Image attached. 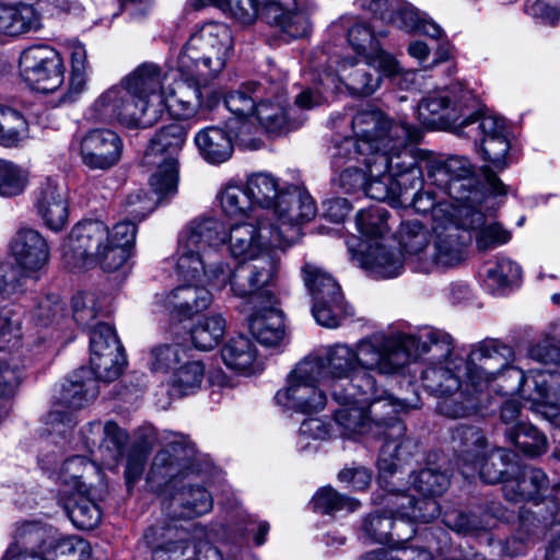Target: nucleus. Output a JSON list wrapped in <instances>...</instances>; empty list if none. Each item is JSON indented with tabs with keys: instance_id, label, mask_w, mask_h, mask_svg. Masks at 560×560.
Returning a JSON list of instances; mask_svg holds the SVG:
<instances>
[{
	"instance_id": "nucleus-50",
	"label": "nucleus",
	"mask_w": 560,
	"mask_h": 560,
	"mask_svg": "<svg viewBox=\"0 0 560 560\" xmlns=\"http://www.w3.org/2000/svg\"><path fill=\"white\" fill-rule=\"evenodd\" d=\"M399 244L408 259L423 271L424 254H430L429 232L419 221H406L399 228Z\"/></svg>"
},
{
	"instance_id": "nucleus-9",
	"label": "nucleus",
	"mask_w": 560,
	"mask_h": 560,
	"mask_svg": "<svg viewBox=\"0 0 560 560\" xmlns=\"http://www.w3.org/2000/svg\"><path fill=\"white\" fill-rule=\"evenodd\" d=\"M233 50L231 28L224 23H206L182 47L177 72L197 81H212L223 71Z\"/></svg>"
},
{
	"instance_id": "nucleus-47",
	"label": "nucleus",
	"mask_w": 560,
	"mask_h": 560,
	"mask_svg": "<svg viewBox=\"0 0 560 560\" xmlns=\"http://www.w3.org/2000/svg\"><path fill=\"white\" fill-rule=\"evenodd\" d=\"M362 397H366V395H359L357 399L347 404H338L340 407L335 411L334 419L343 438L372 432Z\"/></svg>"
},
{
	"instance_id": "nucleus-60",
	"label": "nucleus",
	"mask_w": 560,
	"mask_h": 560,
	"mask_svg": "<svg viewBox=\"0 0 560 560\" xmlns=\"http://www.w3.org/2000/svg\"><path fill=\"white\" fill-rule=\"evenodd\" d=\"M314 509L323 514L337 512H354L360 502L353 498L337 492L330 486L320 488L313 497Z\"/></svg>"
},
{
	"instance_id": "nucleus-55",
	"label": "nucleus",
	"mask_w": 560,
	"mask_h": 560,
	"mask_svg": "<svg viewBox=\"0 0 560 560\" xmlns=\"http://www.w3.org/2000/svg\"><path fill=\"white\" fill-rule=\"evenodd\" d=\"M506 440L529 456H539L547 451V438L530 423H520L504 431Z\"/></svg>"
},
{
	"instance_id": "nucleus-16",
	"label": "nucleus",
	"mask_w": 560,
	"mask_h": 560,
	"mask_svg": "<svg viewBox=\"0 0 560 560\" xmlns=\"http://www.w3.org/2000/svg\"><path fill=\"white\" fill-rule=\"evenodd\" d=\"M410 136L404 138L401 145L398 139L393 140L387 148H382L371 158L364 159V165L373 176L388 173L395 179L406 182L410 188L422 187V171L418 165V159L408 148V142H417L421 138V130L415 126H408Z\"/></svg>"
},
{
	"instance_id": "nucleus-39",
	"label": "nucleus",
	"mask_w": 560,
	"mask_h": 560,
	"mask_svg": "<svg viewBox=\"0 0 560 560\" xmlns=\"http://www.w3.org/2000/svg\"><path fill=\"white\" fill-rule=\"evenodd\" d=\"M355 4L399 30H410L415 26L413 5L405 0H355Z\"/></svg>"
},
{
	"instance_id": "nucleus-29",
	"label": "nucleus",
	"mask_w": 560,
	"mask_h": 560,
	"mask_svg": "<svg viewBox=\"0 0 560 560\" xmlns=\"http://www.w3.org/2000/svg\"><path fill=\"white\" fill-rule=\"evenodd\" d=\"M177 272L179 271L177 270ZM178 275L184 280L195 283L175 288L167 295L165 306L172 314L183 319L208 308L212 302V294L210 289L205 287L206 284L210 287L206 278H201V280L187 279L180 273Z\"/></svg>"
},
{
	"instance_id": "nucleus-20",
	"label": "nucleus",
	"mask_w": 560,
	"mask_h": 560,
	"mask_svg": "<svg viewBox=\"0 0 560 560\" xmlns=\"http://www.w3.org/2000/svg\"><path fill=\"white\" fill-rule=\"evenodd\" d=\"M224 233L225 241L221 245L228 244L234 259L246 261L271 249H285L281 237L273 230V223L267 219H259L256 223H236Z\"/></svg>"
},
{
	"instance_id": "nucleus-49",
	"label": "nucleus",
	"mask_w": 560,
	"mask_h": 560,
	"mask_svg": "<svg viewBox=\"0 0 560 560\" xmlns=\"http://www.w3.org/2000/svg\"><path fill=\"white\" fill-rule=\"evenodd\" d=\"M51 532L50 527L37 522L24 523L16 528L11 546L25 553L47 558Z\"/></svg>"
},
{
	"instance_id": "nucleus-44",
	"label": "nucleus",
	"mask_w": 560,
	"mask_h": 560,
	"mask_svg": "<svg viewBox=\"0 0 560 560\" xmlns=\"http://www.w3.org/2000/svg\"><path fill=\"white\" fill-rule=\"evenodd\" d=\"M509 128L502 117L486 115L479 110V105L462 119V128L458 135L471 139L476 144L482 143L483 138H498L509 136Z\"/></svg>"
},
{
	"instance_id": "nucleus-19",
	"label": "nucleus",
	"mask_w": 560,
	"mask_h": 560,
	"mask_svg": "<svg viewBox=\"0 0 560 560\" xmlns=\"http://www.w3.org/2000/svg\"><path fill=\"white\" fill-rule=\"evenodd\" d=\"M405 335L390 337L374 334L358 341L361 371L380 375H395L410 362Z\"/></svg>"
},
{
	"instance_id": "nucleus-59",
	"label": "nucleus",
	"mask_w": 560,
	"mask_h": 560,
	"mask_svg": "<svg viewBox=\"0 0 560 560\" xmlns=\"http://www.w3.org/2000/svg\"><path fill=\"white\" fill-rule=\"evenodd\" d=\"M246 262L258 290L260 292H270L268 288L276 285L280 276V257L268 250L258 256V258H250Z\"/></svg>"
},
{
	"instance_id": "nucleus-17",
	"label": "nucleus",
	"mask_w": 560,
	"mask_h": 560,
	"mask_svg": "<svg viewBox=\"0 0 560 560\" xmlns=\"http://www.w3.org/2000/svg\"><path fill=\"white\" fill-rule=\"evenodd\" d=\"M316 206L308 191L301 186H283L272 214L276 234H279L284 247L294 244L301 237V225L316 215Z\"/></svg>"
},
{
	"instance_id": "nucleus-26",
	"label": "nucleus",
	"mask_w": 560,
	"mask_h": 560,
	"mask_svg": "<svg viewBox=\"0 0 560 560\" xmlns=\"http://www.w3.org/2000/svg\"><path fill=\"white\" fill-rule=\"evenodd\" d=\"M122 148L118 133L106 128H95L81 139L80 155L89 168L105 171L119 162Z\"/></svg>"
},
{
	"instance_id": "nucleus-25",
	"label": "nucleus",
	"mask_w": 560,
	"mask_h": 560,
	"mask_svg": "<svg viewBox=\"0 0 560 560\" xmlns=\"http://www.w3.org/2000/svg\"><path fill=\"white\" fill-rule=\"evenodd\" d=\"M187 538L182 525L170 520L159 521L143 533V541L150 549L151 560H194L196 550L183 545Z\"/></svg>"
},
{
	"instance_id": "nucleus-57",
	"label": "nucleus",
	"mask_w": 560,
	"mask_h": 560,
	"mask_svg": "<svg viewBox=\"0 0 560 560\" xmlns=\"http://www.w3.org/2000/svg\"><path fill=\"white\" fill-rule=\"evenodd\" d=\"M205 377V365L201 361L186 362L177 368L170 380L173 395L178 397L195 394L200 389Z\"/></svg>"
},
{
	"instance_id": "nucleus-8",
	"label": "nucleus",
	"mask_w": 560,
	"mask_h": 560,
	"mask_svg": "<svg viewBox=\"0 0 560 560\" xmlns=\"http://www.w3.org/2000/svg\"><path fill=\"white\" fill-rule=\"evenodd\" d=\"M372 433L384 440L378 456V481L387 485V477L394 475L400 463L410 457L416 444L405 438L406 425L398 419L400 411L418 408L419 396L412 398H396L386 390L375 387L373 394L362 397Z\"/></svg>"
},
{
	"instance_id": "nucleus-62",
	"label": "nucleus",
	"mask_w": 560,
	"mask_h": 560,
	"mask_svg": "<svg viewBox=\"0 0 560 560\" xmlns=\"http://www.w3.org/2000/svg\"><path fill=\"white\" fill-rule=\"evenodd\" d=\"M521 278V268L511 259L500 257L486 271L485 282L493 293L503 290Z\"/></svg>"
},
{
	"instance_id": "nucleus-64",
	"label": "nucleus",
	"mask_w": 560,
	"mask_h": 560,
	"mask_svg": "<svg viewBox=\"0 0 560 560\" xmlns=\"http://www.w3.org/2000/svg\"><path fill=\"white\" fill-rule=\"evenodd\" d=\"M312 312L315 320L327 328L338 327L348 315L343 296H339V299L326 298L325 300L319 298L314 301Z\"/></svg>"
},
{
	"instance_id": "nucleus-52",
	"label": "nucleus",
	"mask_w": 560,
	"mask_h": 560,
	"mask_svg": "<svg viewBox=\"0 0 560 560\" xmlns=\"http://www.w3.org/2000/svg\"><path fill=\"white\" fill-rule=\"evenodd\" d=\"M221 357L229 369L249 373L256 362V348L248 337L240 335L224 345Z\"/></svg>"
},
{
	"instance_id": "nucleus-46",
	"label": "nucleus",
	"mask_w": 560,
	"mask_h": 560,
	"mask_svg": "<svg viewBox=\"0 0 560 560\" xmlns=\"http://www.w3.org/2000/svg\"><path fill=\"white\" fill-rule=\"evenodd\" d=\"M265 90V84L253 82L241 86L238 90L231 91L224 96L225 107L235 116L244 118L236 131V137L242 138L243 129H249L246 118L254 116L257 102ZM241 140L243 141V139Z\"/></svg>"
},
{
	"instance_id": "nucleus-23",
	"label": "nucleus",
	"mask_w": 560,
	"mask_h": 560,
	"mask_svg": "<svg viewBox=\"0 0 560 560\" xmlns=\"http://www.w3.org/2000/svg\"><path fill=\"white\" fill-rule=\"evenodd\" d=\"M90 364L96 378L113 382L122 373L127 360L110 325H98L90 337Z\"/></svg>"
},
{
	"instance_id": "nucleus-4",
	"label": "nucleus",
	"mask_w": 560,
	"mask_h": 560,
	"mask_svg": "<svg viewBox=\"0 0 560 560\" xmlns=\"http://www.w3.org/2000/svg\"><path fill=\"white\" fill-rule=\"evenodd\" d=\"M428 179L456 202L453 206L454 217H459L463 231H477L479 249L487 250L510 241L511 233L500 223H487L481 211L486 196L468 159L452 156L445 161L431 162Z\"/></svg>"
},
{
	"instance_id": "nucleus-54",
	"label": "nucleus",
	"mask_w": 560,
	"mask_h": 560,
	"mask_svg": "<svg viewBox=\"0 0 560 560\" xmlns=\"http://www.w3.org/2000/svg\"><path fill=\"white\" fill-rule=\"evenodd\" d=\"M302 277L305 287L313 296V301L319 298L325 300L326 298L339 299V296H343L340 285L334 277L313 262H305L303 265Z\"/></svg>"
},
{
	"instance_id": "nucleus-43",
	"label": "nucleus",
	"mask_w": 560,
	"mask_h": 560,
	"mask_svg": "<svg viewBox=\"0 0 560 560\" xmlns=\"http://www.w3.org/2000/svg\"><path fill=\"white\" fill-rule=\"evenodd\" d=\"M362 265L378 277L393 278L401 272L404 258L399 250L375 241L363 252Z\"/></svg>"
},
{
	"instance_id": "nucleus-61",
	"label": "nucleus",
	"mask_w": 560,
	"mask_h": 560,
	"mask_svg": "<svg viewBox=\"0 0 560 560\" xmlns=\"http://www.w3.org/2000/svg\"><path fill=\"white\" fill-rule=\"evenodd\" d=\"M388 212L384 207L370 206L357 213L355 224L358 231L368 238L383 236L388 230Z\"/></svg>"
},
{
	"instance_id": "nucleus-30",
	"label": "nucleus",
	"mask_w": 560,
	"mask_h": 560,
	"mask_svg": "<svg viewBox=\"0 0 560 560\" xmlns=\"http://www.w3.org/2000/svg\"><path fill=\"white\" fill-rule=\"evenodd\" d=\"M180 81L172 89H166L164 94V110L176 119H189L194 117L201 106V89L211 81H197L178 73Z\"/></svg>"
},
{
	"instance_id": "nucleus-27",
	"label": "nucleus",
	"mask_w": 560,
	"mask_h": 560,
	"mask_svg": "<svg viewBox=\"0 0 560 560\" xmlns=\"http://www.w3.org/2000/svg\"><path fill=\"white\" fill-rule=\"evenodd\" d=\"M267 301L254 305L248 316V327L253 337L264 347L280 346L287 335L284 315L278 307L279 301L268 293Z\"/></svg>"
},
{
	"instance_id": "nucleus-10",
	"label": "nucleus",
	"mask_w": 560,
	"mask_h": 560,
	"mask_svg": "<svg viewBox=\"0 0 560 560\" xmlns=\"http://www.w3.org/2000/svg\"><path fill=\"white\" fill-rule=\"evenodd\" d=\"M195 10L214 5L241 24H253L260 15L289 38H301L310 32L306 12L298 0H190Z\"/></svg>"
},
{
	"instance_id": "nucleus-21",
	"label": "nucleus",
	"mask_w": 560,
	"mask_h": 560,
	"mask_svg": "<svg viewBox=\"0 0 560 560\" xmlns=\"http://www.w3.org/2000/svg\"><path fill=\"white\" fill-rule=\"evenodd\" d=\"M20 70L25 82L42 93L56 91L65 80V65L59 52L47 45L25 49L20 57Z\"/></svg>"
},
{
	"instance_id": "nucleus-32",
	"label": "nucleus",
	"mask_w": 560,
	"mask_h": 560,
	"mask_svg": "<svg viewBox=\"0 0 560 560\" xmlns=\"http://www.w3.org/2000/svg\"><path fill=\"white\" fill-rule=\"evenodd\" d=\"M479 145L482 159L488 163L483 166L482 173L491 195L506 196L509 186L495 175V172H501L509 166L510 137L483 138Z\"/></svg>"
},
{
	"instance_id": "nucleus-35",
	"label": "nucleus",
	"mask_w": 560,
	"mask_h": 560,
	"mask_svg": "<svg viewBox=\"0 0 560 560\" xmlns=\"http://www.w3.org/2000/svg\"><path fill=\"white\" fill-rule=\"evenodd\" d=\"M16 262L27 271L40 270L49 259V246L42 234L31 228H21L11 241Z\"/></svg>"
},
{
	"instance_id": "nucleus-28",
	"label": "nucleus",
	"mask_w": 560,
	"mask_h": 560,
	"mask_svg": "<svg viewBox=\"0 0 560 560\" xmlns=\"http://www.w3.org/2000/svg\"><path fill=\"white\" fill-rule=\"evenodd\" d=\"M34 206L44 225L51 231H61L68 221V202L63 189L47 178L35 191Z\"/></svg>"
},
{
	"instance_id": "nucleus-11",
	"label": "nucleus",
	"mask_w": 560,
	"mask_h": 560,
	"mask_svg": "<svg viewBox=\"0 0 560 560\" xmlns=\"http://www.w3.org/2000/svg\"><path fill=\"white\" fill-rule=\"evenodd\" d=\"M408 124L395 122L383 112L373 107L359 109L351 119L353 137L345 138L338 145L335 163L341 161H360L373 156L382 148H387L398 139L401 145L404 138L410 136Z\"/></svg>"
},
{
	"instance_id": "nucleus-48",
	"label": "nucleus",
	"mask_w": 560,
	"mask_h": 560,
	"mask_svg": "<svg viewBox=\"0 0 560 560\" xmlns=\"http://www.w3.org/2000/svg\"><path fill=\"white\" fill-rule=\"evenodd\" d=\"M217 197L222 212L231 219L248 217L255 209L246 183L230 180L219 190Z\"/></svg>"
},
{
	"instance_id": "nucleus-18",
	"label": "nucleus",
	"mask_w": 560,
	"mask_h": 560,
	"mask_svg": "<svg viewBox=\"0 0 560 560\" xmlns=\"http://www.w3.org/2000/svg\"><path fill=\"white\" fill-rule=\"evenodd\" d=\"M384 503L390 506L393 535L390 544L402 546L416 534V523H428L440 514L435 500H417L412 495L394 489L388 490Z\"/></svg>"
},
{
	"instance_id": "nucleus-7",
	"label": "nucleus",
	"mask_w": 560,
	"mask_h": 560,
	"mask_svg": "<svg viewBox=\"0 0 560 560\" xmlns=\"http://www.w3.org/2000/svg\"><path fill=\"white\" fill-rule=\"evenodd\" d=\"M186 139L187 129L180 122H171L156 130L143 158L145 165L156 167L150 177V186L156 200L142 189L131 192L125 201L128 215L141 221L154 210L158 201L176 192L178 156Z\"/></svg>"
},
{
	"instance_id": "nucleus-5",
	"label": "nucleus",
	"mask_w": 560,
	"mask_h": 560,
	"mask_svg": "<svg viewBox=\"0 0 560 560\" xmlns=\"http://www.w3.org/2000/svg\"><path fill=\"white\" fill-rule=\"evenodd\" d=\"M195 447L184 436L172 441L153 458L148 482L155 490L167 487L162 509L170 518H194L212 510L213 499L205 487L184 482L195 471Z\"/></svg>"
},
{
	"instance_id": "nucleus-58",
	"label": "nucleus",
	"mask_w": 560,
	"mask_h": 560,
	"mask_svg": "<svg viewBox=\"0 0 560 560\" xmlns=\"http://www.w3.org/2000/svg\"><path fill=\"white\" fill-rule=\"evenodd\" d=\"M66 510L72 524L83 530L95 528L101 521L98 506L83 492L71 493Z\"/></svg>"
},
{
	"instance_id": "nucleus-15",
	"label": "nucleus",
	"mask_w": 560,
	"mask_h": 560,
	"mask_svg": "<svg viewBox=\"0 0 560 560\" xmlns=\"http://www.w3.org/2000/svg\"><path fill=\"white\" fill-rule=\"evenodd\" d=\"M323 369L319 359L310 355L301 360L288 375L287 386L277 392V404L303 413L323 409L327 400L326 389L318 387Z\"/></svg>"
},
{
	"instance_id": "nucleus-63",
	"label": "nucleus",
	"mask_w": 560,
	"mask_h": 560,
	"mask_svg": "<svg viewBox=\"0 0 560 560\" xmlns=\"http://www.w3.org/2000/svg\"><path fill=\"white\" fill-rule=\"evenodd\" d=\"M184 355L185 350L180 345L161 343L150 350L148 364L154 373H167L176 370Z\"/></svg>"
},
{
	"instance_id": "nucleus-1",
	"label": "nucleus",
	"mask_w": 560,
	"mask_h": 560,
	"mask_svg": "<svg viewBox=\"0 0 560 560\" xmlns=\"http://www.w3.org/2000/svg\"><path fill=\"white\" fill-rule=\"evenodd\" d=\"M514 351L498 340L475 346L466 360L428 362L420 371L422 388L439 399L436 410L448 418L477 412L479 394L502 380L506 394L518 393L533 409L550 421L560 417V373L538 371L525 374L513 366Z\"/></svg>"
},
{
	"instance_id": "nucleus-33",
	"label": "nucleus",
	"mask_w": 560,
	"mask_h": 560,
	"mask_svg": "<svg viewBox=\"0 0 560 560\" xmlns=\"http://www.w3.org/2000/svg\"><path fill=\"white\" fill-rule=\"evenodd\" d=\"M65 315V303L58 295L50 294L40 298L31 311V319L34 325L44 331L36 340L42 345V354L50 351L54 343L60 338L59 326Z\"/></svg>"
},
{
	"instance_id": "nucleus-14",
	"label": "nucleus",
	"mask_w": 560,
	"mask_h": 560,
	"mask_svg": "<svg viewBox=\"0 0 560 560\" xmlns=\"http://www.w3.org/2000/svg\"><path fill=\"white\" fill-rule=\"evenodd\" d=\"M477 106L478 100L472 91L456 82L423 97L418 105V114L423 125L451 129L458 135L462 119L471 116Z\"/></svg>"
},
{
	"instance_id": "nucleus-2",
	"label": "nucleus",
	"mask_w": 560,
	"mask_h": 560,
	"mask_svg": "<svg viewBox=\"0 0 560 560\" xmlns=\"http://www.w3.org/2000/svg\"><path fill=\"white\" fill-rule=\"evenodd\" d=\"M225 241L223 223L215 218L190 221L179 233L176 249V269L187 279L206 278L211 289L230 285L232 294L250 299L254 305L267 301L269 292H260L246 261L233 271L221 260L215 248Z\"/></svg>"
},
{
	"instance_id": "nucleus-41",
	"label": "nucleus",
	"mask_w": 560,
	"mask_h": 560,
	"mask_svg": "<svg viewBox=\"0 0 560 560\" xmlns=\"http://www.w3.org/2000/svg\"><path fill=\"white\" fill-rule=\"evenodd\" d=\"M42 27L38 11L28 3L0 4V34L19 36Z\"/></svg>"
},
{
	"instance_id": "nucleus-53",
	"label": "nucleus",
	"mask_w": 560,
	"mask_h": 560,
	"mask_svg": "<svg viewBox=\"0 0 560 560\" xmlns=\"http://www.w3.org/2000/svg\"><path fill=\"white\" fill-rule=\"evenodd\" d=\"M246 185L254 206L262 209H272L282 194L283 186H280L278 178L266 172L253 173L247 176Z\"/></svg>"
},
{
	"instance_id": "nucleus-13",
	"label": "nucleus",
	"mask_w": 560,
	"mask_h": 560,
	"mask_svg": "<svg viewBox=\"0 0 560 560\" xmlns=\"http://www.w3.org/2000/svg\"><path fill=\"white\" fill-rule=\"evenodd\" d=\"M315 358L324 363L322 384L337 404H347L359 395L375 392L374 377L361 371L358 343L355 348L336 343L327 349L324 358Z\"/></svg>"
},
{
	"instance_id": "nucleus-42",
	"label": "nucleus",
	"mask_w": 560,
	"mask_h": 560,
	"mask_svg": "<svg viewBox=\"0 0 560 560\" xmlns=\"http://www.w3.org/2000/svg\"><path fill=\"white\" fill-rule=\"evenodd\" d=\"M42 355V351H36L33 354H2L0 357V422L8 412L3 399L15 393L22 381L23 369Z\"/></svg>"
},
{
	"instance_id": "nucleus-31",
	"label": "nucleus",
	"mask_w": 560,
	"mask_h": 560,
	"mask_svg": "<svg viewBox=\"0 0 560 560\" xmlns=\"http://www.w3.org/2000/svg\"><path fill=\"white\" fill-rule=\"evenodd\" d=\"M549 488V479L540 468L526 466L514 477H506L502 486L504 498L513 503L532 501L538 504Z\"/></svg>"
},
{
	"instance_id": "nucleus-34",
	"label": "nucleus",
	"mask_w": 560,
	"mask_h": 560,
	"mask_svg": "<svg viewBox=\"0 0 560 560\" xmlns=\"http://www.w3.org/2000/svg\"><path fill=\"white\" fill-rule=\"evenodd\" d=\"M404 345L409 352V361L430 354L429 362L445 363L450 360H464L453 355V339L442 330L427 329L420 335H405Z\"/></svg>"
},
{
	"instance_id": "nucleus-6",
	"label": "nucleus",
	"mask_w": 560,
	"mask_h": 560,
	"mask_svg": "<svg viewBox=\"0 0 560 560\" xmlns=\"http://www.w3.org/2000/svg\"><path fill=\"white\" fill-rule=\"evenodd\" d=\"M136 233V224L130 221L118 222L110 230L101 220H82L63 243L65 264L72 269L97 264L107 272L116 271L128 259Z\"/></svg>"
},
{
	"instance_id": "nucleus-56",
	"label": "nucleus",
	"mask_w": 560,
	"mask_h": 560,
	"mask_svg": "<svg viewBox=\"0 0 560 560\" xmlns=\"http://www.w3.org/2000/svg\"><path fill=\"white\" fill-rule=\"evenodd\" d=\"M225 319L219 315H211L199 319L190 330L192 345L202 351L213 349L225 334Z\"/></svg>"
},
{
	"instance_id": "nucleus-24",
	"label": "nucleus",
	"mask_w": 560,
	"mask_h": 560,
	"mask_svg": "<svg viewBox=\"0 0 560 560\" xmlns=\"http://www.w3.org/2000/svg\"><path fill=\"white\" fill-rule=\"evenodd\" d=\"M435 235L430 254H424L423 272H429L434 266L450 267L459 262L463 257V247L467 242L465 231L459 224V217L454 212L445 221H436L433 225Z\"/></svg>"
},
{
	"instance_id": "nucleus-38",
	"label": "nucleus",
	"mask_w": 560,
	"mask_h": 560,
	"mask_svg": "<svg viewBox=\"0 0 560 560\" xmlns=\"http://www.w3.org/2000/svg\"><path fill=\"white\" fill-rule=\"evenodd\" d=\"M200 156L209 164L219 165L229 161L234 152L230 131L219 126L200 129L194 137Z\"/></svg>"
},
{
	"instance_id": "nucleus-3",
	"label": "nucleus",
	"mask_w": 560,
	"mask_h": 560,
	"mask_svg": "<svg viewBox=\"0 0 560 560\" xmlns=\"http://www.w3.org/2000/svg\"><path fill=\"white\" fill-rule=\"evenodd\" d=\"M166 72L154 62H143L105 90L90 106L88 118L118 122L127 128H147L164 113Z\"/></svg>"
},
{
	"instance_id": "nucleus-37",
	"label": "nucleus",
	"mask_w": 560,
	"mask_h": 560,
	"mask_svg": "<svg viewBox=\"0 0 560 560\" xmlns=\"http://www.w3.org/2000/svg\"><path fill=\"white\" fill-rule=\"evenodd\" d=\"M330 62L337 65L334 73L339 80V91L345 85L352 95L369 96L381 84L380 74L372 72L368 62L360 65L355 58L330 60Z\"/></svg>"
},
{
	"instance_id": "nucleus-36",
	"label": "nucleus",
	"mask_w": 560,
	"mask_h": 560,
	"mask_svg": "<svg viewBox=\"0 0 560 560\" xmlns=\"http://www.w3.org/2000/svg\"><path fill=\"white\" fill-rule=\"evenodd\" d=\"M21 311L5 306L0 308V352L8 355L33 354L42 351V345L32 340L25 346Z\"/></svg>"
},
{
	"instance_id": "nucleus-45",
	"label": "nucleus",
	"mask_w": 560,
	"mask_h": 560,
	"mask_svg": "<svg viewBox=\"0 0 560 560\" xmlns=\"http://www.w3.org/2000/svg\"><path fill=\"white\" fill-rule=\"evenodd\" d=\"M363 191L365 196L378 201H388L394 207L405 206L408 201V187L406 182L395 179L388 173L373 176L366 168Z\"/></svg>"
},
{
	"instance_id": "nucleus-51",
	"label": "nucleus",
	"mask_w": 560,
	"mask_h": 560,
	"mask_svg": "<svg viewBox=\"0 0 560 560\" xmlns=\"http://www.w3.org/2000/svg\"><path fill=\"white\" fill-rule=\"evenodd\" d=\"M86 371L81 369L70 380H67L61 387L59 401L60 405L70 409H81L86 406L98 394L97 382L95 378H84L82 374Z\"/></svg>"
},
{
	"instance_id": "nucleus-40",
	"label": "nucleus",
	"mask_w": 560,
	"mask_h": 560,
	"mask_svg": "<svg viewBox=\"0 0 560 560\" xmlns=\"http://www.w3.org/2000/svg\"><path fill=\"white\" fill-rule=\"evenodd\" d=\"M339 92V80L331 70V65L316 69L312 77V86L300 92L294 100L296 109H312L328 102Z\"/></svg>"
},
{
	"instance_id": "nucleus-22",
	"label": "nucleus",
	"mask_w": 560,
	"mask_h": 560,
	"mask_svg": "<svg viewBox=\"0 0 560 560\" xmlns=\"http://www.w3.org/2000/svg\"><path fill=\"white\" fill-rule=\"evenodd\" d=\"M259 98L254 116L267 132H288L304 122L305 117L288 103L283 83L269 82Z\"/></svg>"
},
{
	"instance_id": "nucleus-12",
	"label": "nucleus",
	"mask_w": 560,
	"mask_h": 560,
	"mask_svg": "<svg viewBox=\"0 0 560 560\" xmlns=\"http://www.w3.org/2000/svg\"><path fill=\"white\" fill-rule=\"evenodd\" d=\"M487 440L476 427L459 425L452 432V447L462 475L469 479L477 474L485 483H504L512 453L502 447L487 448Z\"/></svg>"
}]
</instances>
